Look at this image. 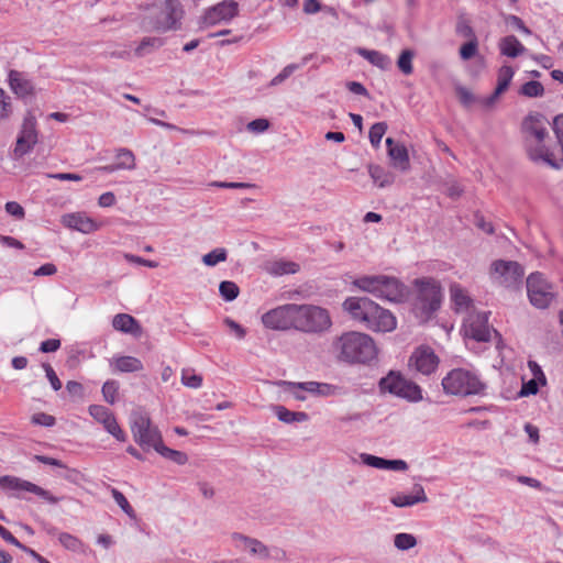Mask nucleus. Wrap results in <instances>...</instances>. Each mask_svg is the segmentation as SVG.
I'll list each match as a JSON object with an SVG mask.
<instances>
[{"instance_id": "obj_28", "label": "nucleus", "mask_w": 563, "mask_h": 563, "mask_svg": "<svg viewBox=\"0 0 563 563\" xmlns=\"http://www.w3.org/2000/svg\"><path fill=\"white\" fill-rule=\"evenodd\" d=\"M427 500L428 497L421 485H415L412 495L398 494L391 498V503L396 507H409Z\"/></svg>"}, {"instance_id": "obj_33", "label": "nucleus", "mask_w": 563, "mask_h": 563, "mask_svg": "<svg viewBox=\"0 0 563 563\" xmlns=\"http://www.w3.org/2000/svg\"><path fill=\"white\" fill-rule=\"evenodd\" d=\"M357 53L367 59L371 64L382 69H386L390 65L389 57L378 51L358 48Z\"/></svg>"}, {"instance_id": "obj_61", "label": "nucleus", "mask_w": 563, "mask_h": 563, "mask_svg": "<svg viewBox=\"0 0 563 563\" xmlns=\"http://www.w3.org/2000/svg\"><path fill=\"white\" fill-rule=\"evenodd\" d=\"M117 202V198L112 191L103 192L98 198V205L101 208L112 207Z\"/></svg>"}, {"instance_id": "obj_29", "label": "nucleus", "mask_w": 563, "mask_h": 563, "mask_svg": "<svg viewBox=\"0 0 563 563\" xmlns=\"http://www.w3.org/2000/svg\"><path fill=\"white\" fill-rule=\"evenodd\" d=\"M9 82L14 93L20 97H26L33 93L32 82L20 71L11 70L9 75Z\"/></svg>"}, {"instance_id": "obj_38", "label": "nucleus", "mask_w": 563, "mask_h": 563, "mask_svg": "<svg viewBox=\"0 0 563 563\" xmlns=\"http://www.w3.org/2000/svg\"><path fill=\"white\" fill-rule=\"evenodd\" d=\"M387 129L388 126L386 122H377L371 126L368 136L373 147L379 148L382 139Z\"/></svg>"}, {"instance_id": "obj_51", "label": "nucleus", "mask_w": 563, "mask_h": 563, "mask_svg": "<svg viewBox=\"0 0 563 563\" xmlns=\"http://www.w3.org/2000/svg\"><path fill=\"white\" fill-rule=\"evenodd\" d=\"M32 423L44 426V427H53L56 423L55 417L45 412L34 413L31 418Z\"/></svg>"}, {"instance_id": "obj_1", "label": "nucleus", "mask_w": 563, "mask_h": 563, "mask_svg": "<svg viewBox=\"0 0 563 563\" xmlns=\"http://www.w3.org/2000/svg\"><path fill=\"white\" fill-rule=\"evenodd\" d=\"M351 318L374 332H391L397 327L396 317L367 297H349L342 305Z\"/></svg>"}, {"instance_id": "obj_57", "label": "nucleus", "mask_w": 563, "mask_h": 563, "mask_svg": "<svg viewBox=\"0 0 563 563\" xmlns=\"http://www.w3.org/2000/svg\"><path fill=\"white\" fill-rule=\"evenodd\" d=\"M124 257L130 263H135V264L143 265V266H146L150 268H156L158 266L157 262L151 261V260H145V258L136 256V255L125 254Z\"/></svg>"}, {"instance_id": "obj_46", "label": "nucleus", "mask_w": 563, "mask_h": 563, "mask_svg": "<svg viewBox=\"0 0 563 563\" xmlns=\"http://www.w3.org/2000/svg\"><path fill=\"white\" fill-rule=\"evenodd\" d=\"M394 544L399 550H409L417 544L416 538L410 533H398L395 536Z\"/></svg>"}, {"instance_id": "obj_7", "label": "nucleus", "mask_w": 563, "mask_h": 563, "mask_svg": "<svg viewBox=\"0 0 563 563\" xmlns=\"http://www.w3.org/2000/svg\"><path fill=\"white\" fill-rule=\"evenodd\" d=\"M416 286L418 287V298L415 303V311L417 317L427 321L441 306V286L433 278L418 279Z\"/></svg>"}, {"instance_id": "obj_20", "label": "nucleus", "mask_w": 563, "mask_h": 563, "mask_svg": "<svg viewBox=\"0 0 563 563\" xmlns=\"http://www.w3.org/2000/svg\"><path fill=\"white\" fill-rule=\"evenodd\" d=\"M60 222L64 227L84 234L93 233L102 227L101 222L93 220L84 211L65 213L62 216Z\"/></svg>"}, {"instance_id": "obj_17", "label": "nucleus", "mask_w": 563, "mask_h": 563, "mask_svg": "<svg viewBox=\"0 0 563 563\" xmlns=\"http://www.w3.org/2000/svg\"><path fill=\"white\" fill-rule=\"evenodd\" d=\"M90 416L101 423L103 428L113 435L118 441L125 442L126 434L119 426L114 415L104 406L91 405L88 408Z\"/></svg>"}, {"instance_id": "obj_56", "label": "nucleus", "mask_w": 563, "mask_h": 563, "mask_svg": "<svg viewBox=\"0 0 563 563\" xmlns=\"http://www.w3.org/2000/svg\"><path fill=\"white\" fill-rule=\"evenodd\" d=\"M456 32L457 34H460L461 36L465 37V38H468V41H472V40H477L475 33H474V30L472 29V26L466 23V22H460L457 25H456Z\"/></svg>"}, {"instance_id": "obj_21", "label": "nucleus", "mask_w": 563, "mask_h": 563, "mask_svg": "<svg viewBox=\"0 0 563 563\" xmlns=\"http://www.w3.org/2000/svg\"><path fill=\"white\" fill-rule=\"evenodd\" d=\"M37 143L36 120L33 115L24 119L21 132L18 136L14 154L23 156Z\"/></svg>"}, {"instance_id": "obj_30", "label": "nucleus", "mask_w": 563, "mask_h": 563, "mask_svg": "<svg viewBox=\"0 0 563 563\" xmlns=\"http://www.w3.org/2000/svg\"><path fill=\"white\" fill-rule=\"evenodd\" d=\"M287 386L290 388H299L301 390L319 396H330L335 391L334 386L318 382L287 383Z\"/></svg>"}, {"instance_id": "obj_54", "label": "nucleus", "mask_w": 563, "mask_h": 563, "mask_svg": "<svg viewBox=\"0 0 563 563\" xmlns=\"http://www.w3.org/2000/svg\"><path fill=\"white\" fill-rule=\"evenodd\" d=\"M43 368L46 373V377L49 380L54 390H59L62 388V382L56 375L55 371L49 364H43Z\"/></svg>"}, {"instance_id": "obj_31", "label": "nucleus", "mask_w": 563, "mask_h": 563, "mask_svg": "<svg viewBox=\"0 0 563 563\" xmlns=\"http://www.w3.org/2000/svg\"><path fill=\"white\" fill-rule=\"evenodd\" d=\"M368 174H369L371 178L373 179V181L379 188L388 187L395 183V175L391 172L385 169L380 165L369 164L368 165Z\"/></svg>"}, {"instance_id": "obj_26", "label": "nucleus", "mask_w": 563, "mask_h": 563, "mask_svg": "<svg viewBox=\"0 0 563 563\" xmlns=\"http://www.w3.org/2000/svg\"><path fill=\"white\" fill-rule=\"evenodd\" d=\"M450 298L456 312H465L472 306L468 291L457 283L450 285Z\"/></svg>"}, {"instance_id": "obj_55", "label": "nucleus", "mask_w": 563, "mask_h": 563, "mask_svg": "<svg viewBox=\"0 0 563 563\" xmlns=\"http://www.w3.org/2000/svg\"><path fill=\"white\" fill-rule=\"evenodd\" d=\"M297 68H298V66L295 64L287 65L277 76H275L272 79V85L273 86L279 85L286 78H288Z\"/></svg>"}, {"instance_id": "obj_12", "label": "nucleus", "mask_w": 563, "mask_h": 563, "mask_svg": "<svg viewBox=\"0 0 563 563\" xmlns=\"http://www.w3.org/2000/svg\"><path fill=\"white\" fill-rule=\"evenodd\" d=\"M332 327L330 312L320 306L302 303L301 325L302 333H322Z\"/></svg>"}, {"instance_id": "obj_43", "label": "nucleus", "mask_w": 563, "mask_h": 563, "mask_svg": "<svg viewBox=\"0 0 563 563\" xmlns=\"http://www.w3.org/2000/svg\"><path fill=\"white\" fill-rule=\"evenodd\" d=\"M520 93L529 98L541 97L544 93V88L541 82L531 80L521 86Z\"/></svg>"}, {"instance_id": "obj_48", "label": "nucleus", "mask_w": 563, "mask_h": 563, "mask_svg": "<svg viewBox=\"0 0 563 563\" xmlns=\"http://www.w3.org/2000/svg\"><path fill=\"white\" fill-rule=\"evenodd\" d=\"M477 52H478V41L477 40L467 41L460 47V51H459L460 57L463 60H468V59L473 58L477 54Z\"/></svg>"}, {"instance_id": "obj_64", "label": "nucleus", "mask_w": 563, "mask_h": 563, "mask_svg": "<svg viewBox=\"0 0 563 563\" xmlns=\"http://www.w3.org/2000/svg\"><path fill=\"white\" fill-rule=\"evenodd\" d=\"M456 92L461 103H463L464 106H468L474 101V96L468 89L464 87H459Z\"/></svg>"}, {"instance_id": "obj_19", "label": "nucleus", "mask_w": 563, "mask_h": 563, "mask_svg": "<svg viewBox=\"0 0 563 563\" xmlns=\"http://www.w3.org/2000/svg\"><path fill=\"white\" fill-rule=\"evenodd\" d=\"M239 14V4L234 0H224L209 8L205 15L203 22L209 25H217L221 22L231 21Z\"/></svg>"}, {"instance_id": "obj_42", "label": "nucleus", "mask_w": 563, "mask_h": 563, "mask_svg": "<svg viewBox=\"0 0 563 563\" xmlns=\"http://www.w3.org/2000/svg\"><path fill=\"white\" fill-rule=\"evenodd\" d=\"M228 253L223 247H218L202 256V262L207 266H216L227 260Z\"/></svg>"}, {"instance_id": "obj_15", "label": "nucleus", "mask_w": 563, "mask_h": 563, "mask_svg": "<svg viewBox=\"0 0 563 563\" xmlns=\"http://www.w3.org/2000/svg\"><path fill=\"white\" fill-rule=\"evenodd\" d=\"M523 274L521 265L514 261L497 260L490 266L492 279L508 288L517 286L521 282Z\"/></svg>"}, {"instance_id": "obj_5", "label": "nucleus", "mask_w": 563, "mask_h": 563, "mask_svg": "<svg viewBox=\"0 0 563 563\" xmlns=\"http://www.w3.org/2000/svg\"><path fill=\"white\" fill-rule=\"evenodd\" d=\"M553 129L558 142H553L549 136L536 145L537 155H532L529 148H526V152L532 162L560 169L563 166V114L554 119Z\"/></svg>"}, {"instance_id": "obj_37", "label": "nucleus", "mask_w": 563, "mask_h": 563, "mask_svg": "<svg viewBox=\"0 0 563 563\" xmlns=\"http://www.w3.org/2000/svg\"><path fill=\"white\" fill-rule=\"evenodd\" d=\"M415 53L411 49H404L397 60V66L404 75H411L413 71L412 59Z\"/></svg>"}, {"instance_id": "obj_32", "label": "nucleus", "mask_w": 563, "mask_h": 563, "mask_svg": "<svg viewBox=\"0 0 563 563\" xmlns=\"http://www.w3.org/2000/svg\"><path fill=\"white\" fill-rule=\"evenodd\" d=\"M500 53L508 57H517L525 53L526 47L514 35H508L499 42Z\"/></svg>"}, {"instance_id": "obj_41", "label": "nucleus", "mask_w": 563, "mask_h": 563, "mask_svg": "<svg viewBox=\"0 0 563 563\" xmlns=\"http://www.w3.org/2000/svg\"><path fill=\"white\" fill-rule=\"evenodd\" d=\"M181 383L188 388L197 389L202 385V376L196 374L191 368H184L181 371Z\"/></svg>"}, {"instance_id": "obj_14", "label": "nucleus", "mask_w": 563, "mask_h": 563, "mask_svg": "<svg viewBox=\"0 0 563 563\" xmlns=\"http://www.w3.org/2000/svg\"><path fill=\"white\" fill-rule=\"evenodd\" d=\"M488 317L489 312H470L464 319L462 327L464 338L477 342H488L492 339V334L497 335V331L488 324Z\"/></svg>"}, {"instance_id": "obj_60", "label": "nucleus", "mask_w": 563, "mask_h": 563, "mask_svg": "<svg viewBox=\"0 0 563 563\" xmlns=\"http://www.w3.org/2000/svg\"><path fill=\"white\" fill-rule=\"evenodd\" d=\"M269 122L266 119H256L247 124V128L252 132L261 133L268 129Z\"/></svg>"}, {"instance_id": "obj_62", "label": "nucleus", "mask_w": 563, "mask_h": 563, "mask_svg": "<svg viewBox=\"0 0 563 563\" xmlns=\"http://www.w3.org/2000/svg\"><path fill=\"white\" fill-rule=\"evenodd\" d=\"M66 389L71 396L79 397V398H81L84 396V386L76 380L67 382Z\"/></svg>"}, {"instance_id": "obj_13", "label": "nucleus", "mask_w": 563, "mask_h": 563, "mask_svg": "<svg viewBox=\"0 0 563 563\" xmlns=\"http://www.w3.org/2000/svg\"><path fill=\"white\" fill-rule=\"evenodd\" d=\"M548 125V120L540 113H530L523 119L521 132L525 147L529 148L532 155H537L536 145L538 142L549 139Z\"/></svg>"}, {"instance_id": "obj_6", "label": "nucleus", "mask_w": 563, "mask_h": 563, "mask_svg": "<svg viewBox=\"0 0 563 563\" xmlns=\"http://www.w3.org/2000/svg\"><path fill=\"white\" fill-rule=\"evenodd\" d=\"M301 312L302 303H286L265 312L262 322L267 329L300 332Z\"/></svg>"}, {"instance_id": "obj_53", "label": "nucleus", "mask_w": 563, "mask_h": 563, "mask_svg": "<svg viewBox=\"0 0 563 563\" xmlns=\"http://www.w3.org/2000/svg\"><path fill=\"white\" fill-rule=\"evenodd\" d=\"M540 384V380L537 378H531L527 383H523L520 390V396L536 395Z\"/></svg>"}, {"instance_id": "obj_34", "label": "nucleus", "mask_w": 563, "mask_h": 563, "mask_svg": "<svg viewBox=\"0 0 563 563\" xmlns=\"http://www.w3.org/2000/svg\"><path fill=\"white\" fill-rule=\"evenodd\" d=\"M274 410L277 418L286 423L303 422L308 420V415L303 411H290L284 406H276Z\"/></svg>"}, {"instance_id": "obj_18", "label": "nucleus", "mask_w": 563, "mask_h": 563, "mask_svg": "<svg viewBox=\"0 0 563 563\" xmlns=\"http://www.w3.org/2000/svg\"><path fill=\"white\" fill-rule=\"evenodd\" d=\"M0 487L9 489V490L30 492V493H33V494L40 496L41 498H43L44 500H46L49 504H57L60 500V498L55 497L48 490L29 482V481H24V479L13 477V476L0 477Z\"/></svg>"}, {"instance_id": "obj_8", "label": "nucleus", "mask_w": 563, "mask_h": 563, "mask_svg": "<svg viewBox=\"0 0 563 563\" xmlns=\"http://www.w3.org/2000/svg\"><path fill=\"white\" fill-rule=\"evenodd\" d=\"M442 386L446 394L476 395L484 389V384L476 375L463 368H454L442 379Z\"/></svg>"}, {"instance_id": "obj_11", "label": "nucleus", "mask_w": 563, "mask_h": 563, "mask_svg": "<svg viewBox=\"0 0 563 563\" xmlns=\"http://www.w3.org/2000/svg\"><path fill=\"white\" fill-rule=\"evenodd\" d=\"M382 390L389 391L410 401L422 399L421 388L413 382L406 379L400 373L390 372L379 382Z\"/></svg>"}, {"instance_id": "obj_16", "label": "nucleus", "mask_w": 563, "mask_h": 563, "mask_svg": "<svg viewBox=\"0 0 563 563\" xmlns=\"http://www.w3.org/2000/svg\"><path fill=\"white\" fill-rule=\"evenodd\" d=\"M439 363V356L432 347L420 345L410 355L408 366L410 369L428 376L435 372Z\"/></svg>"}, {"instance_id": "obj_35", "label": "nucleus", "mask_w": 563, "mask_h": 563, "mask_svg": "<svg viewBox=\"0 0 563 563\" xmlns=\"http://www.w3.org/2000/svg\"><path fill=\"white\" fill-rule=\"evenodd\" d=\"M158 454H161L163 457L178 464L184 465L188 461V456L186 453L177 450H173L167 448L163 442L158 448L155 450Z\"/></svg>"}, {"instance_id": "obj_39", "label": "nucleus", "mask_w": 563, "mask_h": 563, "mask_svg": "<svg viewBox=\"0 0 563 563\" xmlns=\"http://www.w3.org/2000/svg\"><path fill=\"white\" fill-rule=\"evenodd\" d=\"M58 541L65 549L73 552H78L84 547V543L80 539L67 532L59 533Z\"/></svg>"}, {"instance_id": "obj_27", "label": "nucleus", "mask_w": 563, "mask_h": 563, "mask_svg": "<svg viewBox=\"0 0 563 563\" xmlns=\"http://www.w3.org/2000/svg\"><path fill=\"white\" fill-rule=\"evenodd\" d=\"M110 365L113 371L119 373H135L144 368L140 358L130 355L115 356L111 360Z\"/></svg>"}, {"instance_id": "obj_3", "label": "nucleus", "mask_w": 563, "mask_h": 563, "mask_svg": "<svg viewBox=\"0 0 563 563\" xmlns=\"http://www.w3.org/2000/svg\"><path fill=\"white\" fill-rule=\"evenodd\" d=\"M144 13L140 18V26L144 31L168 32L181 26L185 15L179 0H154L143 8Z\"/></svg>"}, {"instance_id": "obj_10", "label": "nucleus", "mask_w": 563, "mask_h": 563, "mask_svg": "<svg viewBox=\"0 0 563 563\" xmlns=\"http://www.w3.org/2000/svg\"><path fill=\"white\" fill-rule=\"evenodd\" d=\"M527 292L532 306L545 309L555 298L553 285L539 273H532L527 278Z\"/></svg>"}, {"instance_id": "obj_25", "label": "nucleus", "mask_w": 563, "mask_h": 563, "mask_svg": "<svg viewBox=\"0 0 563 563\" xmlns=\"http://www.w3.org/2000/svg\"><path fill=\"white\" fill-rule=\"evenodd\" d=\"M515 75L511 66L504 65L499 68L497 74V86L490 97L487 98L486 104L492 106L509 87Z\"/></svg>"}, {"instance_id": "obj_52", "label": "nucleus", "mask_w": 563, "mask_h": 563, "mask_svg": "<svg viewBox=\"0 0 563 563\" xmlns=\"http://www.w3.org/2000/svg\"><path fill=\"white\" fill-rule=\"evenodd\" d=\"M11 113L10 97L0 88V120L7 119Z\"/></svg>"}, {"instance_id": "obj_45", "label": "nucleus", "mask_w": 563, "mask_h": 563, "mask_svg": "<svg viewBox=\"0 0 563 563\" xmlns=\"http://www.w3.org/2000/svg\"><path fill=\"white\" fill-rule=\"evenodd\" d=\"M102 396L107 402L113 405L117 401L119 384L115 380H107L102 386Z\"/></svg>"}, {"instance_id": "obj_50", "label": "nucleus", "mask_w": 563, "mask_h": 563, "mask_svg": "<svg viewBox=\"0 0 563 563\" xmlns=\"http://www.w3.org/2000/svg\"><path fill=\"white\" fill-rule=\"evenodd\" d=\"M361 459L366 465L380 470H387V465L389 463V460L371 454H362Z\"/></svg>"}, {"instance_id": "obj_2", "label": "nucleus", "mask_w": 563, "mask_h": 563, "mask_svg": "<svg viewBox=\"0 0 563 563\" xmlns=\"http://www.w3.org/2000/svg\"><path fill=\"white\" fill-rule=\"evenodd\" d=\"M332 350L339 361L350 364H369L377 358L375 341L366 333L349 331L335 338Z\"/></svg>"}, {"instance_id": "obj_23", "label": "nucleus", "mask_w": 563, "mask_h": 563, "mask_svg": "<svg viewBox=\"0 0 563 563\" xmlns=\"http://www.w3.org/2000/svg\"><path fill=\"white\" fill-rule=\"evenodd\" d=\"M232 538L239 549L249 551L252 555H256L261 559H267L271 555L268 548L257 539H252L240 533H234Z\"/></svg>"}, {"instance_id": "obj_63", "label": "nucleus", "mask_w": 563, "mask_h": 563, "mask_svg": "<svg viewBox=\"0 0 563 563\" xmlns=\"http://www.w3.org/2000/svg\"><path fill=\"white\" fill-rule=\"evenodd\" d=\"M56 272H57V267L55 266V264L46 263V264L42 265L41 267H38L34 272V276H37V277H40V276H52Z\"/></svg>"}, {"instance_id": "obj_47", "label": "nucleus", "mask_w": 563, "mask_h": 563, "mask_svg": "<svg viewBox=\"0 0 563 563\" xmlns=\"http://www.w3.org/2000/svg\"><path fill=\"white\" fill-rule=\"evenodd\" d=\"M219 291L225 300L231 301L238 297L239 287L233 282L224 280L220 284Z\"/></svg>"}, {"instance_id": "obj_49", "label": "nucleus", "mask_w": 563, "mask_h": 563, "mask_svg": "<svg viewBox=\"0 0 563 563\" xmlns=\"http://www.w3.org/2000/svg\"><path fill=\"white\" fill-rule=\"evenodd\" d=\"M111 494H112V497L115 500V503L120 506V508L128 516L134 517V510H133L132 506L130 505V503L128 501V499L125 498V496L115 488L111 489Z\"/></svg>"}, {"instance_id": "obj_9", "label": "nucleus", "mask_w": 563, "mask_h": 563, "mask_svg": "<svg viewBox=\"0 0 563 563\" xmlns=\"http://www.w3.org/2000/svg\"><path fill=\"white\" fill-rule=\"evenodd\" d=\"M131 432L134 441L145 451L156 450L163 442L159 430L153 426L151 418L145 412H134L132 415Z\"/></svg>"}, {"instance_id": "obj_40", "label": "nucleus", "mask_w": 563, "mask_h": 563, "mask_svg": "<svg viewBox=\"0 0 563 563\" xmlns=\"http://www.w3.org/2000/svg\"><path fill=\"white\" fill-rule=\"evenodd\" d=\"M299 271V265L295 262L278 261L273 263L271 273L275 275L295 274Z\"/></svg>"}, {"instance_id": "obj_22", "label": "nucleus", "mask_w": 563, "mask_h": 563, "mask_svg": "<svg viewBox=\"0 0 563 563\" xmlns=\"http://www.w3.org/2000/svg\"><path fill=\"white\" fill-rule=\"evenodd\" d=\"M386 146L393 167L400 172H408L410 169V158L407 147L395 142L391 137L386 139Z\"/></svg>"}, {"instance_id": "obj_59", "label": "nucleus", "mask_w": 563, "mask_h": 563, "mask_svg": "<svg viewBox=\"0 0 563 563\" xmlns=\"http://www.w3.org/2000/svg\"><path fill=\"white\" fill-rule=\"evenodd\" d=\"M60 347V340L48 339L41 343L40 351L43 353L55 352Z\"/></svg>"}, {"instance_id": "obj_36", "label": "nucleus", "mask_w": 563, "mask_h": 563, "mask_svg": "<svg viewBox=\"0 0 563 563\" xmlns=\"http://www.w3.org/2000/svg\"><path fill=\"white\" fill-rule=\"evenodd\" d=\"M115 158H117L115 164H117V167H119V169L132 170L136 166L135 156L132 153V151H130L128 148L118 150L117 154H115Z\"/></svg>"}, {"instance_id": "obj_44", "label": "nucleus", "mask_w": 563, "mask_h": 563, "mask_svg": "<svg viewBox=\"0 0 563 563\" xmlns=\"http://www.w3.org/2000/svg\"><path fill=\"white\" fill-rule=\"evenodd\" d=\"M163 45V40L159 37H144L140 45L135 49L137 56H143L153 48H157Z\"/></svg>"}, {"instance_id": "obj_58", "label": "nucleus", "mask_w": 563, "mask_h": 563, "mask_svg": "<svg viewBox=\"0 0 563 563\" xmlns=\"http://www.w3.org/2000/svg\"><path fill=\"white\" fill-rule=\"evenodd\" d=\"M5 211L18 218V219H22L24 217V209L22 208V206L15 201H9L5 203Z\"/></svg>"}, {"instance_id": "obj_24", "label": "nucleus", "mask_w": 563, "mask_h": 563, "mask_svg": "<svg viewBox=\"0 0 563 563\" xmlns=\"http://www.w3.org/2000/svg\"><path fill=\"white\" fill-rule=\"evenodd\" d=\"M112 327L120 332L132 334L136 338L142 335V327L139 321L128 313H118L112 319Z\"/></svg>"}, {"instance_id": "obj_4", "label": "nucleus", "mask_w": 563, "mask_h": 563, "mask_svg": "<svg viewBox=\"0 0 563 563\" xmlns=\"http://www.w3.org/2000/svg\"><path fill=\"white\" fill-rule=\"evenodd\" d=\"M352 284L362 291L391 302L401 301L407 294L406 286L394 276L366 275L355 278Z\"/></svg>"}]
</instances>
